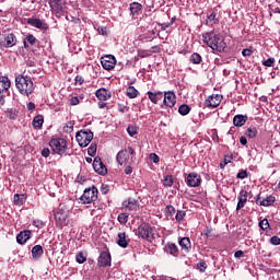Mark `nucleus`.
<instances>
[{"instance_id":"ea45409f","label":"nucleus","mask_w":280,"mask_h":280,"mask_svg":"<svg viewBox=\"0 0 280 280\" xmlns=\"http://www.w3.org/2000/svg\"><path fill=\"white\" fill-rule=\"evenodd\" d=\"M259 226L262 231H268V229H270V223L268 222V219H262L259 222Z\"/></svg>"},{"instance_id":"338daca9","label":"nucleus","mask_w":280,"mask_h":280,"mask_svg":"<svg viewBox=\"0 0 280 280\" xmlns=\"http://www.w3.org/2000/svg\"><path fill=\"white\" fill-rule=\"evenodd\" d=\"M213 230H211L210 228H207L206 231H205V235L206 237H209V235H211Z\"/></svg>"},{"instance_id":"f8f14e48","label":"nucleus","mask_w":280,"mask_h":280,"mask_svg":"<svg viewBox=\"0 0 280 280\" xmlns=\"http://www.w3.org/2000/svg\"><path fill=\"white\" fill-rule=\"evenodd\" d=\"M49 5L55 14H60L65 10V0H50Z\"/></svg>"},{"instance_id":"5fc2aeb1","label":"nucleus","mask_w":280,"mask_h":280,"mask_svg":"<svg viewBox=\"0 0 280 280\" xmlns=\"http://www.w3.org/2000/svg\"><path fill=\"white\" fill-rule=\"evenodd\" d=\"M138 56L139 58H148L150 56V52H148V50H139Z\"/></svg>"},{"instance_id":"052dcab7","label":"nucleus","mask_w":280,"mask_h":280,"mask_svg":"<svg viewBox=\"0 0 280 280\" xmlns=\"http://www.w3.org/2000/svg\"><path fill=\"white\" fill-rule=\"evenodd\" d=\"M151 159H152L153 163H159V161H160V158H159V155H156V153H152Z\"/></svg>"},{"instance_id":"a18cd8bd","label":"nucleus","mask_w":280,"mask_h":280,"mask_svg":"<svg viewBox=\"0 0 280 280\" xmlns=\"http://www.w3.org/2000/svg\"><path fill=\"white\" fill-rule=\"evenodd\" d=\"M127 132L129 135V137H135V135H137V127L130 125L128 128H127Z\"/></svg>"},{"instance_id":"e2e57ef3","label":"nucleus","mask_w":280,"mask_h":280,"mask_svg":"<svg viewBox=\"0 0 280 280\" xmlns=\"http://www.w3.org/2000/svg\"><path fill=\"white\" fill-rule=\"evenodd\" d=\"M240 143H241V145H246V143H248V140L246 139V137L242 136L240 138Z\"/></svg>"},{"instance_id":"2eb2a0df","label":"nucleus","mask_w":280,"mask_h":280,"mask_svg":"<svg viewBox=\"0 0 280 280\" xmlns=\"http://www.w3.org/2000/svg\"><path fill=\"white\" fill-rule=\"evenodd\" d=\"M237 198L238 202L236 206V211H240V209H244V207H246V202L248 201V192L246 190H241Z\"/></svg>"},{"instance_id":"4be33fe9","label":"nucleus","mask_w":280,"mask_h":280,"mask_svg":"<svg viewBox=\"0 0 280 280\" xmlns=\"http://www.w3.org/2000/svg\"><path fill=\"white\" fill-rule=\"evenodd\" d=\"M31 237H32V231L26 230L18 234L16 242L18 244H25V242H27V240H30Z\"/></svg>"},{"instance_id":"603ef678","label":"nucleus","mask_w":280,"mask_h":280,"mask_svg":"<svg viewBox=\"0 0 280 280\" xmlns=\"http://www.w3.org/2000/svg\"><path fill=\"white\" fill-rule=\"evenodd\" d=\"M265 67H272L275 65V58H268L262 62Z\"/></svg>"},{"instance_id":"c9c22d12","label":"nucleus","mask_w":280,"mask_h":280,"mask_svg":"<svg viewBox=\"0 0 280 280\" xmlns=\"http://www.w3.org/2000/svg\"><path fill=\"white\" fill-rule=\"evenodd\" d=\"M246 137H248L249 139H255V137H257V128L255 127H249L247 130H246Z\"/></svg>"},{"instance_id":"de8ad7c7","label":"nucleus","mask_w":280,"mask_h":280,"mask_svg":"<svg viewBox=\"0 0 280 280\" xmlns=\"http://www.w3.org/2000/svg\"><path fill=\"white\" fill-rule=\"evenodd\" d=\"M207 25H215V13H211V14L208 16Z\"/></svg>"},{"instance_id":"58836bf2","label":"nucleus","mask_w":280,"mask_h":280,"mask_svg":"<svg viewBox=\"0 0 280 280\" xmlns=\"http://www.w3.org/2000/svg\"><path fill=\"white\" fill-rule=\"evenodd\" d=\"M187 215V212L185 210H178L176 215H175V220L177 222H183V219Z\"/></svg>"},{"instance_id":"0e129e2a","label":"nucleus","mask_w":280,"mask_h":280,"mask_svg":"<svg viewBox=\"0 0 280 280\" xmlns=\"http://www.w3.org/2000/svg\"><path fill=\"white\" fill-rule=\"evenodd\" d=\"M101 191H102V194H107L109 191L108 186L107 185H102L101 186Z\"/></svg>"},{"instance_id":"a19ab883","label":"nucleus","mask_w":280,"mask_h":280,"mask_svg":"<svg viewBox=\"0 0 280 280\" xmlns=\"http://www.w3.org/2000/svg\"><path fill=\"white\" fill-rule=\"evenodd\" d=\"M88 154L90 156H95V154H97V144H91L88 149Z\"/></svg>"},{"instance_id":"72a5a7b5","label":"nucleus","mask_w":280,"mask_h":280,"mask_svg":"<svg viewBox=\"0 0 280 280\" xmlns=\"http://www.w3.org/2000/svg\"><path fill=\"white\" fill-rule=\"evenodd\" d=\"M190 62H192V65H200V62H202V56L198 52H194L190 56Z\"/></svg>"},{"instance_id":"a211bd4d","label":"nucleus","mask_w":280,"mask_h":280,"mask_svg":"<svg viewBox=\"0 0 280 280\" xmlns=\"http://www.w3.org/2000/svg\"><path fill=\"white\" fill-rule=\"evenodd\" d=\"M0 45L1 47H14L16 45V35L13 33L8 34Z\"/></svg>"},{"instance_id":"0eeeda50","label":"nucleus","mask_w":280,"mask_h":280,"mask_svg":"<svg viewBox=\"0 0 280 280\" xmlns=\"http://www.w3.org/2000/svg\"><path fill=\"white\" fill-rule=\"evenodd\" d=\"M101 65L106 71H112V69H115V65H117V59L113 55H107L102 58Z\"/></svg>"},{"instance_id":"6ab92c4d","label":"nucleus","mask_w":280,"mask_h":280,"mask_svg":"<svg viewBox=\"0 0 280 280\" xmlns=\"http://www.w3.org/2000/svg\"><path fill=\"white\" fill-rule=\"evenodd\" d=\"M97 100H100L101 102H106L108 100H110V92L104 88L98 89L95 93Z\"/></svg>"},{"instance_id":"20e7f679","label":"nucleus","mask_w":280,"mask_h":280,"mask_svg":"<svg viewBox=\"0 0 280 280\" xmlns=\"http://www.w3.org/2000/svg\"><path fill=\"white\" fill-rule=\"evenodd\" d=\"M97 187L93 186L91 188H86L80 197L82 205H91V202H95V200H97Z\"/></svg>"},{"instance_id":"393cba45","label":"nucleus","mask_w":280,"mask_h":280,"mask_svg":"<svg viewBox=\"0 0 280 280\" xmlns=\"http://www.w3.org/2000/svg\"><path fill=\"white\" fill-rule=\"evenodd\" d=\"M11 85L12 82H10V79L8 77H0V93L8 91Z\"/></svg>"},{"instance_id":"bb28decb","label":"nucleus","mask_w":280,"mask_h":280,"mask_svg":"<svg viewBox=\"0 0 280 280\" xmlns=\"http://www.w3.org/2000/svg\"><path fill=\"white\" fill-rule=\"evenodd\" d=\"M26 200H27V195H25V194H21V195L15 194L13 196L14 205H16L18 207L25 205Z\"/></svg>"},{"instance_id":"f3484780","label":"nucleus","mask_w":280,"mask_h":280,"mask_svg":"<svg viewBox=\"0 0 280 280\" xmlns=\"http://www.w3.org/2000/svg\"><path fill=\"white\" fill-rule=\"evenodd\" d=\"M122 207L125 209H128V211H137V209H139V201H137L136 199L129 198L122 202Z\"/></svg>"},{"instance_id":"69168bd1","label":"nucleus","mask_w":280,"mask_h":280,"mask_svg":"<svg viewBox=\"0 0 280 280\" xmlns=\"http://www.w3.org/2000/svg\"><path fill=\"white\" fill-rule=\"evenodd\" d=\"M26 108L28 109V110H34V108H36V104H34V103H27V105H26Z\"/></svg>"},{"instance_id":"412c9836","label":"nucleus","mask_w":280,"mask_h":280,"mask_svg":"<svg viewBox=\"0 0 280 280\" xmlns=\"http://www.w3.org/2000/svg\"><path fill=\"white\" fill-rule=\"evenodd\" d=\"M117 244L121 248H128V244H130V238H128V235H126V232L118 233Z\"/></svg>"},{"instance_id":"f704fd0d","label":"nucleus","mask_w":280,"mask_h":280,"mask_svg":"<svg viewBox=\"0 0 280 280\" xmlns=\"http://www.w3.org/2000/svg\"><path fill=\"white\" fill-rule=\"evenodd\" d=\"M190 112H191V108L187 104H183L178 108L179 115H183V116L189 115Z\"/></svg>"},{"instance_id":"473e14b6","label":"nucleus","mask_w":280,"mask_h":280,"mask_svg":"<svg viewBox=\"0 0 280 280\" xmlns=\"http://www.w3.org/2000/svg\"><path fill=\"white\" fill-rule=\"evenodd\" d=\"M127 97H129L130 100H135V97H137V95H139V91H137V89H135V86H129L127 88Z\"/></svg>"},{"instance_id":"a878e982","label":"nucleus","mask_w":280,"mask_h":280,"mask_svg":"<svg viewBox=\"0 0 280 280\" xmlns=\"http://www.w3.org/2000/svg\"><path fill=\"white\" fill-rule=\"evenodd\" d=\"M179 246L183 250H185V253H189V250H191V241L189 237H183L179 241Z\"/></svg>"},{"instance_id":"b1692460","label":"nucleus","mask_w":280,"mask_h":280,"mask_svg":"<svg viewBox=\"0 0 280 280\" xmlns=\"http://www.w3.org/2000/svg\"><path fill=\"white\" fill-rule=\"evenodd\" d=\"M147 95L152 104H159L160 100H163V92H147Z\"/></svg>"},{"instance_id":"aec40b11","label":"nucleus","mask_w":280,"mask_h":280,"mask_svg":"<svg viewBox=\"0 0 280 280\" xmlns=\"http://www.w3.org/2000/svg\"><path fill=\"white\" fill-rule=\"evenodd\" d=\"M27 24L37 27V30H47V24L40 19H28Z\"/></svg>"},{"instance_id":"4c0bfd02","label":"nucleus","mask_w":280,"mask_h":280,"mask_svg":"<svg viewBox=\"0 0 280 280\" xmlns=\"http://www.w3.org/2000/svg\"><path fill=\"white\" fill-rule=\"evenodd\" d=\"M164 187H172L174 185V177L172 175H167L163 180Z\"/></svg>"},{"instance_id":"c85d7f7f","label":"nucleus","mask_w":280,"mask_h":280,"mask_svg":"<svg viewBox=\"0 0 280 280\" xmlns=\"http://www.w3.org/2000/svg\"><path fill=\"white\" fill-rule=\"evenodd\" d=\"M43 124H45V118L42 115L34 117L33 128H35V130H40L43 128Z\"/></svg>"},{"instance_id":"49530a36","label":"nucleus","mask_w":280,"mask_h":280,"mask_svg":"<svg viewBox=\"0 0 280 280\" xmlns=\"http://www.w3.org/2000/svg\"><path fill=\"white\" fill-rule=\"evenodd\" d=\"M197 268L199 272H205V270H207V262H205V260H201L197 264Z\"/></svg>"},{"instance_id":"8fccbe9b","label":"nucleus","mask_w":280,"mask_h":280,"mask_svg":"<svg viewBox=\"0 0 280 280\" xmlns=\"http://www.w3.org/2000/svg\"><path fill=\"white\" fill-rule=\"evenodd\" d=\"M236 178H241V180H244V178H248V173L246 171H241L237 173Z\"/></svg>"},{"instance_id":"5701e85b","label":"nucleus","mask_w":280,"mask_h":280,"mask_svg":"<svg viewBox=\"0 0 280 280\" xmlns=\"http://www.w3.org/2000/svg\"><path fill=\"white\" fill-rule=\"evenodd\" d=\"M246 121H248V116H244V115H236L233 118V125L236 128H242V126H244L246 124Z\"/></svg>"},{"instance_id":"dca6fc26","label":"nucleus","mask_w":280,"mask_h":280,"mask_svg":"<svg viewBox=\"0 0 280 280\" xmlns=\"http://www.w3.org/2000/svg\"><path fill=\"white\" fill-rule=\"evenodd\" d=\"M98 266L102 268H106V266H110V254L108 252H102L98 257Z\"/></svg>"},{"instance_id":"3c124183","label":"nucleus","mask_w":280,"mask_h":280,"mask_svg":"<svg viewBox=\"0 0 280 280\" xmlns=\"http://www.w3.org/2000/svg\"><path fill=\"white\" fill-rule=\"evenodd\" d=\"M270 244H272L273 246H279L280 244V237L279 236H272L270 238Z\"/></svg>"},{"instance_id":"e433bc0d","label":"nucleus","mask_w":280,"mask_h":280,"mask_svg":"<svg viewBox=\"0 0 280 280\" xmlns=\"http://www.w3.org/2000/svg\"><path fill=\"white\" fill-rule=\"evenodd\" d=\"M27 43H30L31 45H35L36 44V37H34V35L28 34L26 36V38L24 39V47L27 48Z\"/></svg>"},{"instance_id":"ddd939ff","label":"nucleus","mask_w":280,"mask_h":280,"mask_svg":"<svg viewBox=\"0 0 280 280\" xmlns=\"http://www.w3.org/2000/svg\"><path fill=\"white\" fill-rule=\"evenodd\" d=\"M222 103V96L221 95H211L208 97V100L206 101V106H208L209 108H218V106H220V104Z\"/></svg>"},{"instance_id":"c756f323","label":"nucleus","mask_w":280,"mask_h":280,"mask_svg":"<svg viewBox=\"0 0 280 280\" xmlns=\"http://www.w3.org/2000/svg\"><path fill=\"white\" fill-rule=\"evenodd\" d=\"M32 257L33 259H40V257H43V246L35 245L32 248Z\"/></svg>"},{"instance_id":"2f4dec72","label":"nucleus","mask_w":280,"mask_h":280,"mask_svg":"<svg viewBox=\"0 0 280 280\" xmlns=\"http://www.w3.org/2000/svg\"><path fill=\"white\" fill-rule=\"evenodd\" d=\"M142 8H143V5H141V3L132 2L130 4L129 10H130L131 14H137V13L141 12Z\"/></svg>"},{"instance_id":"37998d69","label":"nucleus","mask_w":280,"mask_h":280,"mask_svg":"<svg viewBox=\"0 0 280 280\" xmlns=\"http://www.w3.org/2000/svg\"><path fill=\"white\" fill-rule=\"evenodd\" d=\"M75 259L78 264H84V261H86V256L84 253H79L77 254Z\"/></svg>"},{"instance_id":"774afa93","label":"nucleus","mask_w":280,"mask_h":280,"mask_svg":"<svg viewBox=\"0 0 280 280\" xmlns=\"http://www.w3.org/2000/svg\"><path fill=\"white\" fill-rule=\"evenodd\" d=\"M34 225L37 226V229H43V223L42 221H34Z\"/></svg>"},{"instance_id":"4468645a","label":"nucleus","mask_w":280,"mask_h":280,"mask_svg":"<svg viewBox=\"0 0 280 280\" xmlns=\"http://www.w3.org/2000/svg\"><path fill=\"white\" fill-rule=\"evenodd\" d=\"M163 102L165 106H168V108H173V106H176V94H174V92L165 93Z\"/></svg>"},{"instance_id":"f03ea898","label":"nucleus","mask_w":280,"mask_h":280,"mask_svg":"<svg viewBox=\"0 0 280 280\" xmlns=\"http://www.w3.org/2000/svg\"><path fill=\"white\" fill-rule=\"evenodd\" d=\"M15 86L21 93V95H25L26 97H30L34 93V82L32 81V78L25 77V75H18L15 78Z\"/></svg>"},{"instance_id":"6e6552de","label":"nucleus","mask_w":280,"mask_h":280,"mask_svg":"<svg viewBox=\"0 0 280 280\" xmlns=\"http://www.w3.org/2000/svg\"><path fill=\"white\" fill-rule=\"evenodd\" d=\"M202 183V177L198 173H190L186 177V184L188 187H200Z\"/></svg>"},{"instance_id":"864d4df0","label":"nucleus","mask_w":280,"mask_h":280,"mask_svg":"<svg viewBox=\"0 0 280 280\" xmlns=\"http://www.w3.org/2000/svg\"><path fill=\"white\" fill-rule=\"evenodd\" d=\"M74 82L75 84H79V86H82V84H84V78H82V75H77Z\"/></svg>"},{"instance_id":"6e6d98bb","label":"nucleus","mask_w":280,"mask_h":280,"mask_svg":"<svg viewBox=\"0 0 280 280\" xmlns=\"http://www.w3.org/2000/svg\"><path fill=\"white\" fill-rule=\"evenodd\" d=\"M70 104L71 106H78V104H80V98H78L77 96H72L70 98Z\"/></svg>"},{"instance_id":"79ce46f5","label":"nucleus","mask_w":280,"mask_h":280,"mask_svg":"<svg viewBox=\"0 0 280 280\" xmlns=\"http://www.w3.org/2000/svg\"><path fill=\"white\" fill-rule=\"evenodd\" d=\"M118 222L119 224H126L128 222V214L127 213L118 214Z\"/></svg>"},{"instance_id":"9b49d317","label":"nucleus","mask_w":280,"mask_h":280,"mask_svg":"<svg viewBox=\"0 0 280 280\" xmlns=\"http://www.w3.org/2000/svg\"><path fill=\"white\" fill-rule=\"evenodd\" d=\"M276 200L277 198L272 195L268 196L266 199H261V197L258 195L256 205H259L260 207H272Z\"/></svg>"},{"instance_id":"cd10ccee","label":"nucleus","mask_w":280,"mask_h":280,"mask_svg":"<svg viewBox=\"0 0 280 280\" xmlns=\"http://www.w3.org/2000/svg\"><path fill=\"white\" fill-rule=\"evenodd\" d=\"M165 253H168V255H173L174 257H176V255H178V246H176V244L174 243H168L165 247H164Z\"/></svg>"},{"instance_id":"bf43d9fd","label":"nucleus","mask_w":280,"mask_h":280,"mask_svg":"<svg viewBox=\"0 0 280 280\" xmlns=\"http://www.w3.org/2000/svg\"><path fill=\"white\" fill-rule=\"evenodd\" d=\"M50 154V151L48 148H45L42 150V156H44L45 159H47Z\"/></svg>"},{"instance_id":"39448f33","label":"nucleus","mask_w":280,"mask_h":280,"mask_svg":"<svg viewBox=\"0 0 280 280\" xmlns=\"http://www.w3.org/2000/svg\"><path fill=\"white\" fill-rule=\"evenodd\" d=\"M75 139L80 148H86V145L93 141V133L91 130H81L77 132Z\"/></svg>"},{"instance_id":"13d9d810","label":"nucleus","mask_w":280,"mask_h":280,"mask_svg":"<svg viewBox=\"0 0 280 280\" xmlns=\"http://www.w3.org/2000/svg\"><path fill=\"white\" fill-rule=\"evenodd\" d=\"M124 165H127L126 168H125V174L127 175H130L132 174V164H124Z\"/></svg>"},{"instance_id":"7ed1b4c3","label":"nucleus","mask_w":280,"mask_h":280,"mask_svg":"<svg viewBox=\"0 0 280 280\" xmlns=\"http://www.w3.org/2000/svg\"><path fill=\"white\" fill-rule=\"evenodd\" d=\"M135 149L128 147L117 153L116 161L119 165H132L135 163Z\"/></svg>"},{"instance_id":"1a4fd4ad","label":"nucleus","mask_w":280,"mask_h":280,"mask_svg":"<svg viewBox=\"0 0 280 280\" xmlns=\"http://www.w3.org/2000/svg\"><path fill=\"white\" fill-rule=\"evenodd\" d=\"M138 236L141 240H151L152 238V228L150 225H140L137 232Z\"/></svg>"},{"instance_id":"680f3d73","label":"nucleus","mask_w":280,"mask_h":280,"mask_svg":"<svg viewBox=\"0 0 280 280\" xmlns=\"http://www.w3.org/2000/svg\"><path fill=\"white\" fill-rule=\"evenodd\" d=\"M234 257H235L236 259H240V257H244V252H243V250H237V252H235Z\"/></svg>"},{"instance_id":"7c9ffc66","label":"nucleus","mask_w":280,"mask_h":280,"mask_svg":"<svg viewBox=\"0 0 280 280\" xmlns=\"http://www.w3.org/2000/svg\"><path fill=\"white\" fill-rule=\"evenodd\" d=\"M55 219L57 220V222H60V224L67 222V212H65L63 210H59L55 214Z\"/></svg>"},{"instance_id":"f257e3e1","label":"nucleus","mask_w":280,"mask_h":280,"mask_svg":"<svg viewBox=\"0 0 280 280\" xmlns=\"http://www.w3.org/2000/svg\"><path fill=\"white\" fill-rule=\"evenodd\" d=\"M202 40L205 45L209 46L212 51H219V54H222V51L226 49V43L224 42V37L214 32L203 33Z\"/></svg>"},{"instance_id":"c03bdc74","label":"nucleus","mask_w":280,"mask_h":280,"mask_svg":"<svg viewBox=\"0 0 280 280\" xmlns=\"http://www.w3.org/2000/svg\"><path fill=\"white\" fill-rule=\"evenodd\" d=\"M63 131L67 132L68 135H70V132H73V122L69 121L66 124V126L63 127Z\"/></svg>"},{"instance_id":"423d86ee","label":"nucleus","mask_w":280,"mask_h":280,"mask_svg":"<svg viewBox=\"0 0 280 280\" xmlns=\"http://www.w3.org/2000/svg\"><path fill=\"white\" fill-rule=\"evenodd\" d=\"M49 145L55 154H65L67 152V140L62 138L50 140Z\"/></svg>"},{"instance_id":"4d7b16f0","label":"nucleus","mask_w":280,"mask_h":280,"mask_svg":"<svg viewBox=\"0 0 280 280\" xmlns=\"http://www.w3.org/2000/svg\"><path fill=\"white\" fill-rule=\"evenodd\" d=\"M253 54V50L245 48L242 50V56H244V58H248V56H250Z\"/></svg>"},{"instance_id":"09e8293b","label":"nucleus","mask_w":280,"mask_h":280,"mask_svg":"<svg viewBox=\"0 0 280 280\" xmlns=\"http://www.w3.org/2000/svg\"><path fill=\"white\" fill-rule=\"evenodd\" d=\"M165 211L167 215H173L176 213V208H174L173 206H166Z\"/></svg>"},{"instance_id":"9d476101","label":"nucleus","mask_w":280,"mask_h":280,"mask_svg":"<svg viewBox=\"0 0 280 280\" xmlns=\"http://www.w3.org/2000/svg\"><path fill=\"white\" fill-rule=\"evenodd\" d=\"M93 168L97 174H101V176H104L107 174L106 165H104V162H102V159L95 158L93 161Z\"/></svg>"}]
</instances>
